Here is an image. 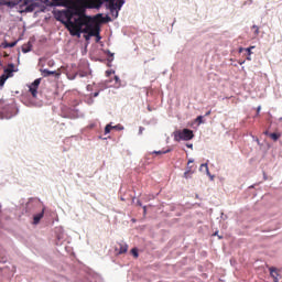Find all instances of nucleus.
Here are the masks:
<instances>
[{
  "instance_id": "1",
  "label": "nucleus",
  "mask_w": 282,
  "mask_h": 282,
  "mask_svg": "<svg viewBox=\"0 0 282 282\" xmlns=\"http://www.w3.org/2000/svg\"><path fill=\"white\" fill-rule=\"evenodd\" d=\"M64 17L67 30L70 32L72 36L85 35V40L89 41L90 36H96L97 41H100V25L94 24L96 20L87 14L82 8H73L64 11Z\"/></svg>"
},
{
  "instance_id": "2",
  "label": "nucleus",
  "mask_w": 282,
  "mask_h": 282,
  "mask_svg": "<svg viewBox=\"0 0 282 282\" xmlns=\"http://www.w3.org/2000/svg\"><path fill=\"white\" fill-rule=\"evenodd\" d=\"M17 113V108L12 105L6 104V101L0 99V118L10 120V118H14Z\"/></svg>"
},
{
  "instance_id": "3",
  "label": "nucleus",
  "mask_w": 282,
  "mask_h": 282,
  "mask_svg": "<svg viewBox=\"0 0 282 282\" xmlns=\"http://www.w3.org/2000/svg\"><path fill=\"white\" fill-rule=\"evenodd\" d=\"M195 138V134L193 133V130L191 129H183V130H176L174 131V141L175 142H182L184 140L187 142L188 140H193Z\"/></svg>"
},
{
  "instance_id": "4",
  "label": "nucleus",
  "mask_w": 282,
  "mask_h": 282,
  "mask_svg": "<svg viewBox=\"0 0 282 282\" xmlns=\"http://www.w3.org/2000/svg\"><path fill=\"white\" fill-rule=\"evenodd\" d=\"M7 6L9 8H17V10H19V12L21 13L30 12V7H26L28 0H10L9 2H7Z\"/></svg>"
},
{
  "instance_id": "5",
  "label": "nucleus",
  "mask_w": 282,
  "mask_h": 282,
  "mask_svg": "<svg viewBox=\"0 0 282 282\" xmlns=\"http://www.w3.org/2000/svg\"><path fill=\"white\" fill-rule=\"evenodd\" d=\"M39 85H41V79H35L30 86L29 91L33 96V98H36L39 94Z\"/></svg>"
},
{
  "instance_id": "6",
  "label": "nucleus",
  "mask_w": 282,
  "mask_h": 282,
  "mask_svg": "<svg viewBox=\"0 0 282 282\" xmlns=\"http://www.w3.org/2000/svg\"><path fill=\"white\" fill-rule=\"evenodd\" d=\"M109 2V8L111 10V12H113V10H120V8H122V6H124V0H118L116 2V0L113 1V4H111V1Z\"/></svg>"
},
{
  "instance_id": "7",
  "label": "nucleus",
  "mask_w": 282,
  "mask_h": 282,
  "mask_svg": "<svg viewBox=\"0 0 282 282\" xmlns=\"http://www.w3.org/2000/svg\"><path fill=\"white\" fill-rule=\"evenodd\" d=\"M116 250H117L118 254H126V252H128V250H129V246L127 243L122 242V243H119V248L117 247Z\"/></svg>"
},
{
  "instance_id": "8",
  "label": "nucleus",
  "mask_w": 282,
  "mask_h": 282,
  "mask_svg": "<svg viewBox=\"0 0 282 282\" xmlns=\"http://www.w3.org/2000/svg\"><path fill=\"white\" fill-rule=\"evenodd\" d=\"M44 215H45V207L42 209L40 214H36L35 216H33V224L36 226L41 221V218Z\"/></svg>"
},
{
  "instance_id": "9",
  "label": "nucleus",
  "mask_w": 282,
  "mask_h": 282,
  "mask_svg": "<svg viewBox=\"0 0 282 282\" xmlns=\"http://www.w3.org/2000/svg\"><path fill=\"white\" fill-rule=\"evenodd\" d=\"M42 76H44V78H47V76H58V74H56V70H50L47 68L42 69Z\"/></svg>"
},
{
  "instance_id": "10",
  "label": "nucleus",
  "mask_w": 282,
  "mask_h": 282,
  "mask_svg": "<svg viewBox=\"0 0 282 282\" xmlns=\"http://www.w3.org/2000/svg\"><path fill=\"white\" fill-rule=\"evenodd\" d=\"M14 72V64L9 65L8 68L4 69V76H8V78L12 77V74Z\"/></svg>"
},
{
  "instance_id": "11",
  "label": "nucleus",
  "mask_w": 282,
  "mask_h": 282,
  "mask_svg": "<svg viewBox=\"0 0 282 282\" xmlns=\"http://www.w3.org/2000/svg\"><path fill=\"white\" fill-rule=\"evenodd\" d=\"M96 19H100L101 23H107V22L111 21L110 17L102 18V14H100V13L96 15Z\"/></svg>"
},
{
  "instance_id": "12",
  "label": "nucleus",
  "mask_w": 282,
  "mask_h": 282,
  "mask_svg": "<svg viewBox=\"0 0 282 282\" xmlns=\"http://www.w3.org/2000/svg\"><path fill=\"white\" fill-rule=\"evenodd\" d=\"M56 6H62V7H67V4L69 3V0H54Z\"/></svg>"
},
{
  "instance_id": "13",
  "label": "nucleus",
  "mask_w": 282,
  "mask_h": 282,
  "mask_svg": "<svg viewBox=\"0 0 282 282\" xmlns=\"http://www.w3.org/2000/svg\"><path fill=\"white\" fill-rule=\"evenodd\" d=\"M269 138H271V140H273L274 142H276V140H279V138H281V133H269Z\"/></svg>"
},
{
  "instance_id": "14",
  "label": "nucleus",
  "mask_w": 282,
  "mask_h": 282,
  "mask_svg": "<svg viewBox=\"0 0 282 282\" xmlns=\"http://www.w3.org/2000/svg\"><path fill=\"white\" fill-rule=\"evenodd\" d=\"M205 169V172L207 173V175H210V171L208 170V163H203L200 165V171H204Z\"/></svg>"
},
{
  "instance_id": "15",
  "label": "nucleus",
  "mask_w": 282,
  "mask_h": 282,
  "mask_svg": "<svg viewBox=\"0 0 282 282\" xmlns=\"http://www.w3.org/2000/svg\"><path fill=\"white\" fill-rule=\"evenodd\" d=\"M155 155H165V153H171V150H161V151H154Z\"/></svg>"
},
{
  "instance_id": "16",
  "label": "nucleus",
  "mask_w": 282,
  "mask_h": 282,
  "mask_svg": "<svg viewBox=\"0 0 282 282\" xmlns=\"http://www.w3.org/2000/svg\"><path fill=\"white\" fill-rule=\"evenodd\" d=\"M7 80H8V76L7 75H2L0 77V87H3V85H6Z\"/></svg>"
},
{
  "instance_id": "17",
  "label": "nucleus",
  "mask_w": 282,
  "mask_h": 282,
  "mask_svg": "<svg viewBox=\"0 0 282 282\" xmlns=\"http://www.w3.org/2000/svg\"><path fill=\"white\" fill-rule=\"evenodd\" d=\"M111 129H113V126H111V123L107 124L105 127V135H107L108 133H111Z\"/></svg>"
},
{
  "instance_id": "18",
  "label": "nucleus",
  "mask_w": 282,
  "mask_h": 282,
  "mask_svg": "<svg viewBox=\"0 0 282 282\" xmlns=\"http://www.w3.org/2000/svg\"><path fill=\"white\" fill-rule=\"evenodd\" d=\"M112 129H115L116 131H123L124 127L120 123H118L117 126H112Z\"/></svg>"
},
{
  "instance_id": "19",
  "label": "nucleus",
  "mask_w": 282,
  "mask_h": 282,
  "mask_svg": "<svg viewBox=\"0 0 282 282\" xmlns=\"http://www.w3.org/2000/svg\"><path fill=\"white\" fill-rule=\"evenodd\" d=\"M131 254H132V257H134V259H138V257H139L138 249H135V248L131 249Z\"/></svg>"
},
{
  "instance_id": "20",
  "label": "nucleus",
  "mask_w": 282,
  "mask_h": 282,
  "mask_svg": "<svg viewBox=\"0 0 282 282\" xmlns=\"http://www.w3.org/2000/svg\"><path fill=\"white\" fill-rule=\"evenodd\" d=\"M252 30H254L253 31L254 36H259V26L258 25H252Z\"/></svg>"
},
{
  "instance_id": "21",
  "label": "nucleus",
  "mask_w": 282,
  "mask_h": 282,
  "mask_svg": "<svg viewBox=\"0 0 282 282\" xmlns=\"http://www.w3.org/2000/svg\"><path fill=\"white\" fill-rule=\"evenodd\" d=\"M252 50H254V46H250L248 48H245V51L247 52L248 56H252Z\"/></svg>"
},
{
  "instance_id": "22",
  "label": "nucleus",
  "mask_w": 282,
  "mask_h": 282,
  "mask_svg": "<svg viewBox=\"0 0 282 282\" xmlns=\"http://www.w3.org/2000/svg\"><path fill=\"white\" fill-rule=\"evenodd\" d=\"M196 120H197V122H199V123L202 124V122H203V120H204V117L198 116V117L196 118Z\"/></svg>"
},
{
  "instance_id": "23",
  "label": "nucleus",
  "mask_w": 282,
  "mask_h": 282,
  "mask_svg": "<svg viewBox=\"0 0 282 282\" xmlns=\"http://www.w3.org/2000/svg\"><path fill=\"white\" fill-rule=\"evenodd\" d=\"M99 94H100L99 91L94 93V94L91 95V97H93V98H98Z\"/></svg>"
},
{
  "instance_id": "24",
  "label": "nucleus",
  "mask_w": 282,
  "mask_h": 282,
  "mask_svg": "<svg viewBox=\"0 0 282 282\" xmlns=\"http://www.w3.org/2000/svg\"><path fill=\"white\" fill-rule=\"evenodd\" d=\"M142 131H144V128L143 127H140L139 128V134L142 135Z\"/></svg>"
},
{
  "instance_id": "25",
  "label": "nucleus",
  "mask_w": 282,
  "mask_h": 282,
  "mask_svg": "<svg viewBox=\"0 0 282 282\" xmlns=\"http://www.w3.org/2000/svg\"><path fill=\"white\" fill-rule=\"evenodd\" d=\"M76 76H78V74H75V75L72 76V77L68 76V78H69V80H74V79L76 78Z\"/></svg>"
},
{
  "instance_id": "26",
  "label": "nucleus",
  "mask_w": 282,
  "mask_h": 282,
  "mask_svg": "<svg viewBox=\"0 0 282 282\" xmlns=\"http://www.w3.org/2000/svg\"><path fill=\"white\" fill-rule=\"evenodd\" d=\"M24 54H28L30 52V48H23Z\"/></svg>"
},
{
  "instance_id": "27",
  "label": "nucleus",
  "mask_w": 282,
  "mask_h": 282,
  "mask_svg": "<svg viewBox=\"0 0 282 282\" xmlns=\"http://www.w3.org/2000/svg\"><path fill=\"white\" fill-rule=\"evenodd\" d=\"M14 45H17V43H11L9 47H14Z\"/></svg>"
},
{
  "instance_id": "28",
  "label": "nucleus",
  "mask_w": 282,
  "mask_h": 282,
  "mask_svg": "<svg viewBox=\"0 0 282 282\" xmlns=\"http://www.w3.org/2000/svg\"><path fill=\"white\" fill-rule=\"evenodd\" d=\"M243 50H246V48L240 47V48H239V53L241 54V52H243Z\"/></svg>"
},
{
  "instance_id": "29",
  "label": "nucleus",
  "mask_w": 282,
  "mask_h": 282,
  "mask_svg": "<svg viewBox=\"0 0 282 282\" xmlns=\"http://www.w3.org/2000/svg\"><path fill=\"white\" fill-rule=\"evenodd\" d=\"M247 61H252V58L250 57V55H248Z\"/></svg>"
},
{
  "instance_id": "30",
  "label": "nucleus",
  "mask_w": 282,
  "mask_h": 282,
  "mask_svg": "<svg viewBox=\"0 0 282 282\" xmlns=\"http://www.w3.org/2000/svg\"><path fill=\"white\" fill-rule=\"evenodd\" d=\"M259 111H261V106H259V107H258V110H257V112L259 113Z\"/></svg>"
},
{
  "instance_id": "31",
  "label": "nucleus",
  "mask_w": 282,
  "mask_h": 282,
  "mask_svg": "<svg viewBox=\"0 0 282 282\" xmlns=\"http://www.w3.org/2000/svg\"><path fill=\"white\" fill-rule=\"evenodd\" d=\"M205 116H210V110L205 113Z\"/></svg>"
},
{
  "instance_id": "32",
  "label": "nucleus",
  "mask_w": 282,
  "mask_h": 282,
  "mask_svg": "<svg viewBox=\"0 0 282 282\" xmlns=\"http://www.w3.org/2000/svg\"><path fill=\"white\" fill-rule=\"evenodd\" d=\"M187 164H193V160H189Z\"/></svg>"
},
{
  "instance_id": "33",
  "label": "nucleus",
  "mask_w": 282,
  "mask_h": 282,
  "mask_svg": "<svg viewBox=\"0 0 282 282\" xmlns=\"http://www.w3.org/2000/svg\"><path fill=\"white\" fill-rule=\"evenodd\" d=\"M189 149H193V144L187 145Z\"/></svg>"
},
{
  "instance_id": "34",
  "label": "nucleus",
  "mask_w": 282,
  "mask_h": 282,
  "mask_svg": "<svg viewBox=\"0 0 282 282\" xmlns=\"http://www.w3.org/2000/svg\"><path fill=\"white\" fill-rule=\"evenodd\" d=\"M264 133H265V135H269L268 131H265Z\"/></svg>"
},
{
  "instance_id": "35",
  "label": "nucleus",
  "mask_w": 282,
  "mask_h": 282,
  "mask_svg": "<svg viewBox=\"0 0 282 282\" xmlns=\"http://www.w3.org/2000/svg\"><path fill=\"white\" fill-rule=\"evenodd\" d=\"M109 54H110L111 56H113V54H112L111 52H109Z\"/></svg>"
},
{
  "instance_id": "36",
  "label": "nucleus",
  "mask_w": 282,
  "mask_h": 282,
  "mask_svg": "<svg viewBox=\"0 0 282 282\" xmlns=\"http://www.w3.org/2000/svg\"><path fill=\"white\" fill-rule=\"evenodd\" d=\"M115 79L118 80V76H116Z\"/></svg>"
}]
</instances>
